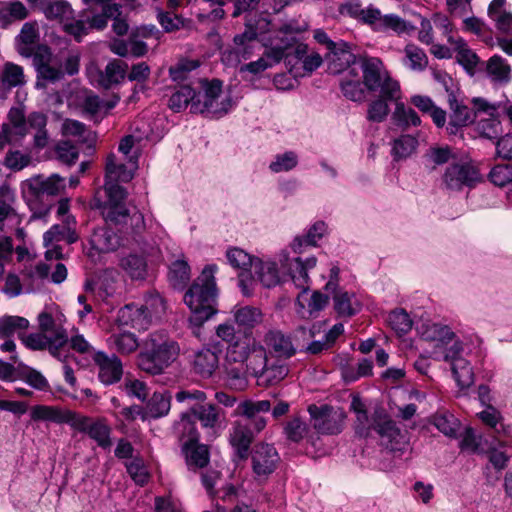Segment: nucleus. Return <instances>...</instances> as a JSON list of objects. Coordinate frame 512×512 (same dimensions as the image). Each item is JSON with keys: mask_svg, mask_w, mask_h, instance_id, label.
<instances>
[{"mask_svg": "<svg viewBox=\"0 0 512 512\" xmlns=\"http://www.w3.org/2000/svg\"><path fill=\"white\" fill-rule=\"evenodd\" d=\"M487 72L494 80L507 82L509 80L510 67L500 56H493L487 63Z\"/></svg>", "mask_w": 512, "mask_h": 512, "instance_id": "338daca9", "label": "nucleus"}, {"mask_svg": "<svg viewBox=\"0 0 512 512\" xmlns=\"http://www.w3.org/2000/svg\"><path fill=\"white\" fill-rule=\"evenodd\" d=\"M475 129L477 133L490 140L497 139L502 133V124L499 115L482 118L476 122Z\"/></svg>", "mask_w": 512, "mask_h": 512, "instance_id": "8fccbe9b", "label": "nucleus"}, {"mask_svg": "<svg viewBox=\"0 0 512 512\" xmlns=\"http://www.w3.org/2000/svg\"><path fill=\"white\" fill-rule=\"evenodd\" d=\"M108 344L121 355H130L141 347L137 337L131 332L112 334L108 339Z\"/></svg>", "mask_w": 512, "mask_h": 512, "instance_id": "58836bf2", "label": "nucleus"}, {"mask_svg": "<svg viewBox=\"0 0 512 512\" xmlns=\"http://www.w3.org/2000/svg\"><path fill=\"white\" fill-rule=\"evenodd\" d=\"M270 409L271 403L269 400H245L239 404L238 413L246 417V420H250L254 417H258L257 414L261 412H268Z\"/></svg>", "mask_w": 512, "mask_h": 512, "instance_id": "052dcab7", "label": "nucleus"}, {"mask_svg": "<svg viewBox=\"0 0 512 512\" xmlns=\"http://www.w3.org/2000/svg\"><path fill=\"white\" fill-rule=\"evenodd\" d=\"M1 15L4 18L21 21L28 17V9L21 1H9L3 4L1 10Z\"/></svg>", "mask_w": 512, "mask_h": 512, "instance_id": "774afa93", "label": "nucleus"}, {"mask_svg": "<svg viewBox=\"0 0 512 512\" xmlns=\"http://www.w3.org/2000/svg\"><path fill=\"white\" fill-rule=\"evenodd\" d=\"M308 412L312 418L314 429L320 434L335 435L344 428L347 416L342 408L312 404L308 407Z\"/></svg>", "mask_w": 512, "mask_h": 512, "instance_id": "1a4fd4ad", "label": "nucleus"}, {"mask_svg": "<svg viewBox=\"0 0 512 512\" xmlns=\"http://www.w3.org/2000/svg\"><path fill=\"white\" fill-rule=\"evenodd\" d=\"M350 410L355 414V430L360 436L368 435L373 428V418L368 415L365 402L359 395H353L350 403Z\"/></svg>", "mask_w": 512, "mask_h": 512, "instance_id": "2f4dec72", "label": "nucleus"}, {"mask_svg": "<svg viewBox=\"0 0 512 512\" xmlns=\"http://www.w3.org/2000/svg\"><path fill=\"white\" fill-rule=\"evenodd\" d=\"M193 102H196V91L190 85H183L171 95L169 107L174 111H181L190 104L192 110Z\"/></svg>", "mask_w": 512, "mask_h": 512, "instance_id": "09e8293b", "label": "nucleus"}, {"mask_svg": "<svg viewBox=\"0 0 512 512\" xmlns=\"http://www.w3.org/2000/svg\"><path fill=\"white\" fill-rule=\"evenodd\" d=\"M373 429L382 439H386L390 443L397 442L398 437L401 436L396 423L381 407L375 409L373 413Z\"/></svg>", "mask_w": 512, "mask_h": 512, "instance_id": "393cba45", "label": "nucleus"}, {"mask_svg": "<svg viewBox=\"0 0 512 512\" xmlns=\"http://www.w3.org/2000/svg\"><path fill=\"white\" fill-rule=\"evenodd\" d=\"M254 439V431L250 423L242 420L235 421L231 427L229 440L234 448H249Z\"/></svg>", "mask_w": 512, "mask_h": 512, "instance_id": "4c0bfd02", "label": "nucleus"}, {"mask_svg": "<svg viewBox=\"0 0 512 512\" xmlns=\"http://www.w3.org/2000/svg\"><path fill=\"white\" fill-rule=\"evenodd\" d=\"M333 295L334 310L340 317H351L359 311V303L353 293L337 288Z\"/></svg>", "mask_w": 512, "mask_h": 512, "instance_id": "7c9ffc66", "label": "nucleus"}, {"mask_svg": "<svg viewBox=\"0 0 512 512\" xmlns=\"http://www.w3.org/2000/svg\"><path fill=\"white\" fill-rule=\"evenodd\" d=\"M403 64L407 68L415 72L424 71L429 64V59L426 52L419 46L409 43L403 50Z\"/></svg>", "mask_w": 512, "mask_h": 512, "instance_id": "c9c22d12", "label": "nucleus"}, {"mask_svg": "<svg viewBox=\"0 0 512 512\" xmlns=\"http://www.w3.org/2000/svg\"><path fill=\"white\" fill-rule=\"evenodd\" d=\"M40 8L48 19L57 20L62 24L73 18V9L64 0H54L47 3L41 2Z\"/></svg>", "mask_w": 512, "mask_h": 512, "instance_id": "e433bc0d", "label": "nucleus"}, {"mask_svg": "<svg viewBox=\"0 0 512 512\" xmlns=\"http://www.w3.org/2000/svg\"><path fill=\"white\" fill-rule=\"evenodd\" d=\"M430 423L433 424L444 435L453 437L459 429L460 422L453 414L448 411H438L431 418Z\"/></svg>", "mask_w": 512, "mask_h": 512, "instance_id": "a18cd8bd", "label": "nucleus"}, {"mask_svg": "<svg viewBox=\"0 0 512 512\" xmlns=\"http://www.w3.org/2000/svg\"><path fill=\"white\" fill-rule=\"evenodd\" d=\"M393 102L395 108L391 115V121L395 126L406 130L411 126L416 127L421 124L419 116L411 107L406 106L400 99Z\"/></svg>", "mask_w": 512, "mask_h": 512, "instance_id": "f704fd0d", "label": "nucleus"}, {"mask_svg": "<svg viewBox=\"0 0 512 512\" xmlns=\"http://www.w3.org/2000/svg\"><path fill=\"white\" fill-rule=\"evenodd\" d=\"M388 102H391V99L383 97L379 93V97L371 101L368 105L367 119L371 122H383L390 112Z\"/></svg>", "mask_w": 512, "mask_h": 512, "instance_id": "6e6d98bb", "label": "nucleus"}, {"mask_svg": "<svg viewBox=\"0 0 512 512\" xmlns=\"http://www.w3.org/2000/svg\"><path fill=\"white\" fill-rule=\"evenodd\" d=\"M506 0H493L488 7V16L503 34H512V13L505 8Z\"/></svg>", "mask_w": 512, "mask_h": 512, "instance_id": "c756f323", "label": "nucleus"}, {"mask_svg": "<svg viewBox=\"0 0 512 512\" xmlns=\"http://www.w3.org/2000/svg\"><path fill=\"white\" fill-rule=\"evenodd\" d=\"M25 84L23 68L13 62H6L0 70V90L9 91Z\"/></svg>", "mask_w": 512, "mask_h": 512, "instance_id": "473e14b6", "label": "nucleus"}, {"mask_svg": "<svg viewBox=\"0 0 512 512\" xmlns=\"http://www.w3.org/2000/svg\"><path fill=\"white\" fill-rule=\"evenodd\" d=\"M31 419L34 421H47L53 423H69L72 425V418L75 413L70 411L63 412L57 407L36 405L30 410Z\"/></svg>", "mask_w": 512, "mask_h": 512, "instance_id": "bb28decb", "label": "nucleus"}, {"mask_svg": "<svg viewBox=\"0 0 512 512\" xmlns=\"http://www.w3.org/2000/svg\"><path fill=\"white\" fill-rule=\"evenodd\" d=\"M371 452H375L374 462H361V467L389 471L401 465V455L404 450H371Z\"/></svg>", "mask_w": 512, "mask_h": 512, "instance_id": "cd10ccee", "label": "nucleus"}, {"mask_svg": "<svg viewBox=\"0 0 512 512\" xmlns=\"http://www.w3.org/2000/svg\"><path fill=\"white\" fill-rule=\"evenodd\" d=\"M92 360L97 369L98 380L102 384L110 386L122 379L123 363L116 354L97 351L93 353Z\"/></svg>", "mask_w": 512, "mask_h": 512, "instance_id": "9b49d317", "label": "nucleus"}, {"mask_svg": "<svg viewBox=\"0 0 512 512\" xmlns=\"http://www.w3.org/2000/svg\"><path fill=\"white\" fill-rule=\"evenodd\" d=\"M27 129L36 131L34 135V145L37 148H44L48 143V134L46 130L47 116L42 112H32L27 117Z\"/></svg>", "mask_w": 512, "mask_h": 512, "instance_id": "a19ab883", "label": "nucleus"}, {"mask_svg": "<svg viewBox=\"0 0 512 512\" xmlns=\"http://www.w3.org/2000/svg\"><path fill=\"white\" fill-rule=\"evenodd\" d=\"M252 468L258 478H266L274 472L280 456L277 450H253Z\"/></svg>", "mask_w": 512, "mask_h": 512, "instance_id": "5701e85b", "label": "nucleus"}, {"mask_svg": "<svg viewBox=\"0 0 512 512\" xmlns=\"http://www.w3.org/2000/svg\"><path fill=\"white\" fill-rule=\"evenodd\" d=\"M418 145V141L411 135H402L394 140L392 154L396 159L407 158L412 155Z\"/></svg>", "mask_w": 512, "mask_h": 512, "instance_id": "13d9d810", "label": "nucleus"}, {"mask_svg": "<svg viewBox=\"0 0 512 512\" xmlns=\"http://www.w3.org/2000/svg\"><path fill=\"white\" fill-rule=\"evenodd\" d=\"M215 271V265L206 266L184 295V302L191 310L189 327L198 338L203 324L217 313Z\"/></svg>", "mask_w": 512, "mask_h": 512, "instance_id": "f03ea898", "label": "nucleus"}, {"mask_svg": "<svg viewBox=\"0 0 512 512\" xmlns=\"http://www.w3.org/2000/svg\"><path fill=\"white\" fill-rule=\"evenodd\" d=\"M195 417L203 428L210 429V436L214 439L218 436L225 421V411L214 403L206 401L199 405H192L188 413H183L180 421L176 424L182 448H208L207 445H200L199 432L195 423L191 420Z\"/></svg>", "mask_w": 512, "mask_h": 512, "instance_id": "7ed1b4c3", "label": "nucleus"}, {"mask_svg": "<svg viewBox=\"0 0 512 512\" xmlns=\"http://www.w3.org/2000/svg\"><path fill=\"white\" fill-rule=\"evenodd\" d=\"M304 295L303 306H299L302 309L300 313L303 317H316L328 304V296L320 291H314L310 297L307 296V291Z\"/></svg>", "mask_w": 512, "mask_h": 512, "instance_id": "de8ad7c7", "label": "nucleus"}, {"mask_svg": "<svg viewBox=\"0 0 512 512\" xmlns=\"http://www.w3.org/2000/svg\"><path fill=\"white\" fill-rule=\"evenodd\" d=\"M228 364H245L246 371L257 379L268 362L266 348L256 341H248L246 344H236L229 352H226Z\"/></svg>", "mask_w": 512, "mask_h": 512, "instance_id": "423d86ee", "label": "nucleus"}, {"mask_svg": "<svg viewBox=\"0 0 512 512\" xmlns=\"http://www.w3.org/2000/svg\"><path fill=\"white\" fill-rule=\"evenodd\" d=\"M263 342L267 352L277 359H289L297 352L291 337L279 329L269 330L264 335Z\"/></svg>", "mask_w": 512, "mask_h": 512, "instance_id": "f3484780", "label": "nucleus"}, {"mask_svg": "<svg viewBox=\"0 0 512 512\" xmlns=\"http://www.w3.org/2000/svg\"><path fill=\"white\" fill-rule=\"evenodd\" d=\"M120 266L132 279L143 280L147 276V261L138 254L123 257Z\"/></svg>", "mask_w": 512, "mask_h": 512, "instance_id": "37998d69", "label": "nucleus"}, {"mask_svg": "<svg viewBox=\"0 0 512 512\" xmlns=\"http://www.w3.org/2000/svg\"><path fill=\"white\" fill-rule=\"evenodd\" d=\"M27 187L29 193L39 199L46 196H57L65 191L66 183L65 178L58 174H52L49 177L43 175H36L27 180Z\"/></svg>", "mask_w": 512, "mask_h": 512, "instance_id": "a211bd4d", "label": "nucleus"}, {"mask_svg": "<svg viewBox=\"0 0 512 512\" xmlns=\"http://www.w3.org/2000/svg\"><path fill=\"white\" fill-rule=\"evenodd\" d=\"M170 410V400L161 393H154L147 404V417L159 418Z\"/></svg>", "mask_w": 512, "mask_h": 512, "instance_id": "e2e57ef3", "label": "nucleus"}, {"mask_svg": "<svg viewBox=\"0 0 512 512\" xmlns=\"http://www.w3.org/2000/svg\"><path fill=\"white\" fill-rule=\"evenodd\" d=\"M38 81L37 88H45L44 81L54 83L63 77V72L60 68L54 67L49 63L40 62L37 64Z\"/></svg>", "mask_w": 512, "mask_h": 512, "instance_id": "680f3d73", "label": "nucleus"}, {"mask_svg": "<svg viewBox=\"0 0 512 512\" xmlns=\"http://www.w3.org/2000/svg\"><path fill=\"white\" fill-rule=\"evenodd\" d=\"M71 426L76 430L87 433L99 446L108 447L112 445L110 439L111 428L105 419H93L75 413Z\"/></svg>", "mask_w": 512, "mask_h": 512, "instance_id": "f8f14e48", "label": "nucleus"}, {"mask_svg": "<svg viewBox=\"0 0 512 512\" xmlns=\"http://www.w3.org/2000/svg\"><path fill=\"white\" fill-rule=\"evenodd\" d=\"M168 279L177 289H183L190 280V267L183 259L175 260L169 266Z\"/></svg>", "mask_w": 512, "mask_h": 512, "instance_id": "49530a36", "label": "nucleus"}, {"mask_svg": "<svg viewBox=\"0 0 512 512\" xmlns=\"http://www.w3.org/2000/svg\"><path fill=\"white\" fill-rule=\"evenodd\" d=\"M221 353L222 347L219 342L203 346L193 355V371L203 378L211 377L219 367Z\"/></svg>", "mask_w": 512, "mask_h": 512, "instance_id": "ddd939ff", "label": "nucleus"}, {"mask_svg": "<svg viewBox=\"0 0 512 512\" xmlns=\"http://www.w3.org/2000/svg\"><path fill=\"white\" fill-rule=\"evenodd\" d=\"M481 181L479 169L469 161L450 163L441 178L442 186L451 191L473 188Z\"/></svg>", "mask_w": 512, "mask_h": 512, "instance_id": "0eeeda50", "label": "nucleus"}, {"mask_svg": "<svg viewBox=\"0 0 512 512\" xmlns=\"http://www.w3.org/2000/svg\"><path fill=\"white\" fill-rule=\"evenodd\" d=\"M451 110L447 131L450 135H456L460 128L467 126L474 119V115L468 106L457 101L453 94L449 95Z\"/></svg>", "mask_w": 512, "mask_h": 512, "instance_id": "4be33fe9", "label": "nucleus"}, {"mask_svg": "<svg viewBox=\"0 0 512 512\" xmlns=\"http://www.w3.org/2000/svg\"><path fill=\"white\" fill-rule=\"evenodd\" d=\"M121 8V5L115 3L105 6L106 15L113 20L112 29L119 36L125 35L129 28L125 17L122 15Z\"/></svg>", "mask_w": 512, "mask_h": 512, "instance_id": "0e129e2a", "label": "nucleus"}, {"mask_svg": "<svg viewBox=\"0 0 512 512\" xmlns=\"http://www.w3.org/2000/svg\"><path fill=\"white\" fill-rule=\"evenodd\" d=\"M29 327V321L20 316H4L0 318V337L10 338L17 334L22 340L25 330Z\"/></svg>", "mask_w": 512, "mask_h": 512, "instance_id": "79ce46f5", "label": "nucleus"}, {"mask_svg": "<svg viewBox=\"0 0 512 512\" xmlns=\"http://www.w3.org/2000/svg\"><path fill=\"white\" fill-rule=\"evenodd\" d=\"M141 306L148 312L153 321L161 319L167 308L165 300L156 291L147 293L144 304Z\"/></svg>", "mask_w": 512, "mask_h": 512, "instance_id": "864d4df0", "label": "nucleus"}, {"mask_svg": "<svg viewBox=\"0 0 512 512\" xmlns=\"http://www.w3.org/2000/svg\"><path fill=\"white\" fill-rule=\"evenodd\" d=\"M326 225L324 222H316L308 231L305 237H296L291 245L295 252H301L304 246H314L317 241L324 235Z\"/></svg>", "mask_w": 512, "mask_h": 512, "instance_id": "603ef678", "label": "nucleus"}, {"mask_svg": "<svg viewBox=\"0 0 512 512\" xmlns=\"http://www.w3.org/2000/svg\"><path fill=\"white\" fill-rule=\"evenodd\" d=\"M233 316L236 324L245 329H252L263 320L261 310L253 306L235 307Z\"/></svg>", "mask_w": 512, "mask_h": 512, "instance_id": "ea45409f", "label": "nucleus"}, {"mask_svg": "<svg viewBox=\"0 0 512 512\" xmlns=\"http://www.w3.org/2000/svg\"><path fill=\"white\" fill-rule=\"evenodd\" d=\"M180 355V346L165 331L150 333L141 344L137 366L150 375L162 374Z\"/></svg>", "mask_w": 512, "mask_h": 512, "instance_id": "20e7f679", "label": "nucleus"}, {"mask_svg": "<svg viewBox=\"0 0 512 512\" xmlns=\"http://www.w3.org/2000/svg\"><path fill=\"white\" fill-rule=\"evenodd\" d=\"M451 370L460 388L469 387L473 383L474 373L466 359H457L451 366Z\"/></svg>", "mask_w": 512, "mask_h": 512, "instance_id": "5fc2aeb1", "label": "nucleus"}, {"mask_svg": "<svg viewBox=\"0 0 512 512\" xmlns=\"http://www.w3.org/2000/svg\"><path fill=\"white\" fill-rule=\"evenodd\" d=\"M252 269L253 278L251 282L257 280L264 287H273L277 285L281 280L276 264L274 262L255 259Z\"/></svg>", "mask_w": 512, "mask_h": 512, "instance_id": "c85d7f7f", "label": "nucleus"}, {"mask_svg": "<svg viewBox=\"0 0 512 512\" xmlns=\"http://www.w3.org/2000/svg\"><path fill=\"white\" fill-rule=\"evenodd\" d=\"M308 433L309 426L297 416L290 418L283 426V434L291 443L299 444L308 436Z\"/></svg>", "mask_w": 512, "mask_h": 512, "instance_id": "c03bdc74", "label": "nucleus"}, {"mask_svg": "<svg viewBox=\"0 0 512 512\" xmlns=\"http://www.w3.org/2000/svg\"><path fill=\"white\" fill-rule=\"evenodd\" d=\"M131 167L127 168L125 164L117 160L115 154L107 156L105 172V193L107 202L102 206V215L107 223L115 225H127L133 231L139 232L145 229V220L143 214L133 207L129 209L123 203L126 198V191L118 182H128L133 178V170L136 169V163L130 161Z\"/></svg>", "mask_w": 512, "mask_h": 512, "instance_id": "f257e3e1", "label": "nucleus"}, {"mask_svg": "<svg viewBox=\"0 0 512 512\" xmlns=\"http://www.w3.org/2000/svg\"><path fill=\"white\" fill-rule=\"evenodd\" d=\"M16 202L15 190L9 184L3 183L0 186V231L3 233L15 232V236L23 240L25 231L20 227L22 217L16 211L14 205Z\"/></svg>", "mask_w": 512, "mask_h": 512, "instance_id": "6e6552de", "label": "nucleus"}, {"mask_svg": "<svg viewBox=\"0 0 512 512\" xmlns=\"http://www.w3.org/2000/svg\"><path fill=\"white\" fill-rule=\"evenodd\" d=\"M222 83L219 80H213L206 83L203 93H196V102H193L192 112L204 113L212 112L217 113L219 109L215 105L217 99L221 94Z\"/></svg>", "mask_w": 512, "mask_h": 512, "instance_id": "aec40b11", "label": "nucleus"}, {"mask_svg": "<svg viewBox=\"0 0 512 512\" xmlns=\"http://www.w3.org/2000/svg\"><path fill=\"white\" fill-rule=\"evenodd\" d=\"M133 450H115V455L120 459H125L124 465L127 472L138 485H144L148 482L149 473L143 460L132 456Z\"/></svg>", "mask_w": 512, "mask_h": 512, "instance_id": "a878e982", "label": "nucleus"}, {"mask_svg": "<svg viewBox=\"0 0 512 512\" xmlns=\"http://www.w3.org/2000/svg\"><path fill=\"white\" fill-rule=\"evenodd\" d=\"M388 323L399 334H405L412 328V320L403 309L392 311L388 316Z\"/></svg>", "mask_w": 512, "mask_h": 512, "instance_id": "69168bd1", "label": "nucleus"}, {"mask_svg": "<svg viewBox=\"0 0 512 512\" xmlns=\"http://www.w3.org/2000/svg\"><path fill=\"white\" fill-rule=\"evenodd\" d=\"M215 334L219 339L227 343L228 346L226 352H229V350L236 344H246L248 342L241 338L240 334L237 333L235 326L229 322L219 324L215 329Z\"/></svg>", "mask_w": 512, "mask_h": 512, "instance_id": "4d7b16f0", "label": "nucleus"}, {"mask_svg": "<svg viewBox=\"0 0 512 512\" xmlns=\"http://www.w3.org/2000/svg\"><path fill=\"white\" fill-rule=\"evenodd\" d=\"M340 87L343 95L352 101H363L365 99V85L357 66L349 67L344 71Z\"/></svg>", "mask_w": 512, "mask_h": 512, "instance_id": "6ab92c4d", "label": "nucleus"}, {"mask_svg": "<svg viewBox=\"0 0 512 512\" xmlns=\"http://www.w3.org/2000/svg\"><path fill=\"white\" fill-rule=\"evenodd\" d=\"M281 267L286 271L295 287L302 290L297 297L298 306H303L302 301L305 298L304 293L308 290L309 276L308 270L316 266V258L309 257L303 261L300 257L290 259L287 253H282L279 258Z\"/></svg>", "mask_w": 512, "mask_h": 512, "instance_id": "9d476101", "label": "nucleus"}, {"mask_svg": "<svg viewBox=\"0 0 512 512\" xmlns=\"http://www.w3.org/2000/svg\"><path fill=\"white\" fill-rule=\"evenodd\" d=\"M54 153L58 161L72 166L79 157V148L70 140H60L54 147Z\"/></svg>", "mask_w": 512, "mask_h": 512, "instance_id": "3c124183", "label": "nucleus"}, {"mask_svg": "<svg viewBox=\"0 0 512 512\" xmlns=\"http://www.w3.org/2000/svg\"><path fill=\"white\" fill-rule=\"evenodd\" d=\"M440 26L443 34L447 37V42L457 52V61L472 74L479 62V57L468 47L463 38L453 35L452 25L447 18L441 19Z\"/></svg>", "mask_w": 512, "mask_h": 512, "instance_id": "2eb2a0df", "label": "nucleus"}, {"mask_svg": "<svg viewBox=\"0 0 512 512\" xmlns=\"http://www.w3.org/2000/svg\"><path fill=\"white\" fill-rule=\"evenodd\" d=\"M128 68L127 63L121 60H113L109 62L104 71L99 73L98 82L105 89L111 88L113 85L119 84L126 75Z\"/></svg>", "mask_w": 512, "mask_h": 512, "instance_id": "72a5a7b5", "label": "nucleus"}, {"mask_svg": "<svg viewBox=\"0 0 512 512\" xmlns=\"http://www.w3.org/2000/svg\"><path fill=\"white\" fill-rule=\"evenodd\" d=\"M379 32L393 31L397 34L409 33L414 27L396 14H386L383 16L382 26Z\"/></svg>", "mask_w": 512, "mask_h": 512, "instance_id": "bf43d9fd", "label": "nucleus"}, {"mask_svg": "<svg viewBox=\"0 0 512 512\" xmlns=\"http://www.w3.org/2000/svg\"><path fill=\"white\" fill-rule=\"evenodd\" d=\"M289 374V367L282 359L267 362L266 367L257 375V384L262 387L278 385Z\"/></svg>", "mask_w": 512, "mask_h": 512, "instance_id": "b1692460", "label": "nucleus"}, {"mask_svg": "<svg viewBox=\"0 0 512 512\" xmlns=\"http://www.w3.org/2000/svg\"><path fill=\"white\" fill-rule=\"evenodd\" d=\"M119 320L122 324L131 326L138 331H145L152 324L153 319L142 306L126 305L119 311Z\"/></svg>", "mask_w": 512, "mask_h": 512, "instance_id": "412c9836", "label": "nucleus"}, {"mask_svg": "<svg viewBox=\"0 0 512 512\" xmlns=\"http://www.w3.org/2000/svg\"><path fill=\"white\" fill-rule=\"evenodd\" d=\"M354 65L361 72L363 83L368 91H378L391 101L401 99L402 91L399 81L391 76L380 58L360 57L354 61Z\"/></svg>", "mask_w": 512, "mask_h": 512, "instance_id": "39448f33", "label": "nucleus"}, {"mask_svg": "<svg viewBox=\"0 0 512 512\" xmlns=\"http://www.w3.org/2000/svg\"><path fill=\"white\" fill-rule=\"evenodd\" d=\"M38 325L41 330V333L45 334L48 338L49 353L59 358L61 355V349L67 344L68 336L65 333V330L58 324H56L52 315L46 312H42L38 316Z\"/></svg>", "mask_w": 512, "mask_h": 512, "instance_id": "dca6fc26", "label": "nucleus"}, {"mask_svg": "<svg viewBox=\"0 0 512 512\" xmlns=\"http://www.w3.org/2000/svg\"><path fill=\"white\" fill-rule=\"evenodd\" d=\"M104 220L106 219L104 218ZM106 224L107 226L94 229L90 238L92 248L100 253L114 251L120 245V237L112 230V226L118 228L119 230H123L125 233L140 234L142 232L133 231L129 222L127 225H115L110 223Z\"/></svg>", "mask_w": 512, "mask_h": 512, "instance_id": "4468645a", "label": "nucleus"}]
</instances>
